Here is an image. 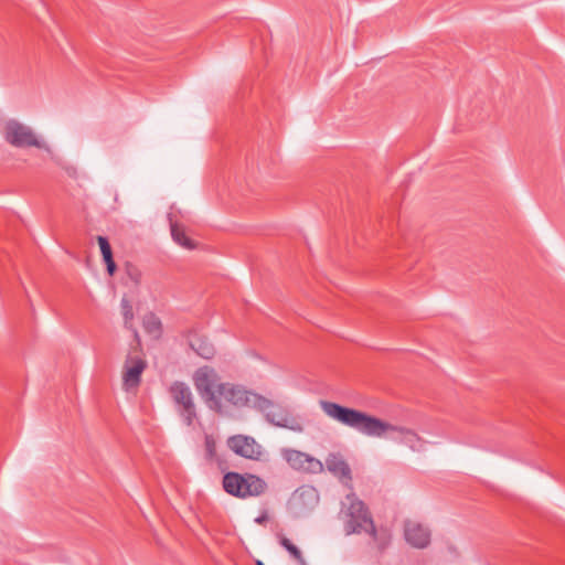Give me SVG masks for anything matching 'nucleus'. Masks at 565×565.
I'll return each instance as SVG.
<instances>
[{
	"label": "nucleus",
	"mask_w": 565,
	"mask_h": 565,
	"mask_svg": "<svg viewBox=\"0 0 565 565\" xmlns=\"http://www.w3.org/2000/svg\"><path fill=\"white\" fill-rule=\"evenodd\" d=\"M227 446L236 455L246 459L258 460L262 456V447L249 436H232L227 439Z\"/></svg>",
	"instance_id": "obj_10"
},
{
	"label": "nucleus",
	"mask_w": 565,
	"mask_h": 565,
	"mask_svg": "<svg viewBox=\"0 0 565 565\" xmlns=\"http://www.w3.org/2000/svg\"><path fill=\"white\" fill-rule=\"evenodd\" d=\"M205 450L209 458H213L215 456V443L210 436L205 437Z\"/></svg>",
	"instance_id": "obj_19"
},
{
	"label": "nucleus",
	"mask_w": 565,
	"mask_h": 565,
	"mask_svg": "<svg viewBox=\"0 0 565 565\" xmlns=\"http://www.w3.org/2000/svg\"><path fill=\"white\" fill-rule=\"evenodd\" d=\"M177 412L186 426H192L198 418L196 405L190 386L181 381L173 382L168 390Z\"/></svg>",
	"instance_id": "obj_6"
},
{
	"label": "nucleus",
	"mask_w": 565,
	"mask_h": 565,
	"mask_svg": "<svg viewBox=\"0 0 565 565\" xmlns=\"http://www.w3.org/2000/svg\"><path fill=\"white\" fill-rule=\"evenodd\" d=\"M266 487V482L262 478L252 473L241 475L231 471L223 476V489L236 498L260 495L265 492Z\"/></svg>",
	"instance_id": "obj_4"
},
{
	"label": "nucleus",
	"mask_w": 565,
	"mask_h": 565,
	"mask_svg": "<svg viewBox=\"0 0 565 565\" xmlns=\"http://www.w3.org/2000/svg\"><path fill=\"white\" fill-rule=\"evenodd\" d=\"M303 495H309V497H315L317 498L316 493H315V490L313 489H301V492H300V497H303Z\"/></svg>",
	"instance_id": "obj_22"
},
{
	"label": "nucleus",
	"mask_w": 565,
	"mask_h": 565,
	"mask_svg": "<svg viewBox=\"0 0 565 565\" xmlns=\"http://www.w3.org/2000/svg\"><path fill=\"white\" fill-rule=\"evenodd\" d=\"M269 520L267 511H264L260 515L255 519V522L259 525H265Z\"/></svg>",
	"instance_id": "obj_21"
},
{
	"label": "nucleus",
	"mask_w": 565,
	"mask_h": 565,
	"mask_svg": "<svg viewBox=\"0 0 565 565\" xmlns=\"http://www.w3.org/2000/svg\"><path fill=\"white\" fill-rule=\"evenodd\" d=\"M64 170H65V172L67 173V175H68V177H71V178H73V179H76V178H77V175H78L77 168H76V167H74V166H71V164L65 166V167H64Z\"/></svg>",
	"instance_id": "obj_20"
},
{
	"label": "nucleus",
	"mask_w": 565,
	"mask_h": 565,
	"mask_svg": "<svg viewBox=\"0 0 565 565\" xmlns=\"http://www.w3.org/2000/svg\"><path fill=\"white\" fill-rule=\"evenodd\" d=\"M281 456L295 470L315 475L323 471V463L319 459L300 450L282 449Z\"/></svg>",
	"instance_id": "obj_7"
},
{
	"label": "nucleus",
	"mask_w": 565,
	"mask_h": 565,
	"mask_svg": "<svg viewBox=\"0 0 565 565\" xmlns=\"http://www.w3.org/2000/svg\"><path fill=\"white\" fill-rule=\"evenodd\" d=\"M347 499L350 501V505L347 511L345 533L350 535L366 532L376 541L377 531L369 508L354 493L349 494Z\"/></svg>",
	"instance_id": "obj_3"
},
{
	"label": "nucleus",
	"mask_w": 565,
	"mask_h": 565,
	"mask_svg": "<svg viewBox=\"0 0 565 565\" xmlns=\"http://www.w3.org/2000/svg\"><path fill=\"white\" fill-rule=\"evenodd\" d=\"M263 412L265 413L266 419L277 427L287 428L297 433H301L303 430L301 423L280 406H275L271 403V406Z\"/></svg>",
	"instance_id": "obj_11"
},
{
	"label": "nucleus",
	"mask_w": 565,
	"mask_h": 565,
	"mask_svg": "<svg viewBox=\"0 0 565 565\" xmlns=\"http://www.w3.org/2000/svg\"><path fill=\"white\" fill-rule=\"evenodd\" d=\"M4 140L15 148H39L49 150L47 145L40 139L33 129L15 119H9L3 127Z\"/></svg>",
	"instance_id": "obj_5"
},
{
	"label": "nucleus",
	"mask_w": 565,
	"mask_h": 565,
	"mask_svg": "<svg viewBox=\"0 0 565 565\" xmlns=\"http://www.w3.org/2000/svg\"><path fill=\"white\" fill-rule=\"evenodd\" d=\"M256 565H265L262 561H257Z\"/></svg>",
	"instance_id": "obj_24"
},
{
	"label": "nucleus",
	"mask_w": 565,
	"mask_h": 565,
	"mask_svg": "<svg viewBox=\"0 0 565 565\" xmlns=\"http://www.w3.org/2000/svg\"><path fill=\"white\" fill-rule=\"evenodd\" d=\"M142 327L147 334L158 340L162 335V322L153 312H148L142 318Z\"/></svg>",
	"instance_id": "obj_15"
},
{
	"label": "nucleus",
	"mask_w": 565,
	"mask_h": 565,
	"mask_svg": "<svg viewBox=\"0 0 565 565\" xmlns=\"http://www.w3.org/2000/svg\"><path fill=\"white\" fill-rule=\"evenodd\" d=\"M388 543H390L388 537H387V539H385V540H382V539H381V540L379 541V548H380L381 551L385 550V548L387 547Z\"/></svg>",
	"instance_id": "obj_23"
},
{
	"label": "nucleus",
	"mask_w": 565,
	"mask_h": 565,
	"mask_svg": "<svg viewBox=\"0 0 565 565\" xmlns=\"http://www.w3.org/2000/svg\"><path fill=\"white\" fill-rule=\"evenodd\" d=\"M120 305H121L122 316H124V320H125V327L129 330H132L134 338L137 342V345H140L139 333L131 324V321L134 319L132 306L130 305V302L127 298H122Z\"/></svg>",
	"instance_id": "obj_17"
},
{
	"label": "nucleus",
	"mask_w": 565,
	"mask_h": 565,
	"mask_svg": "<svg viewBox=\"0 0 565 565\" xmlns=\"http://www.w3.org/2000/svg\"><path fill=\"white\" fill-rule=\"evenodd\" d=\"M194 387L210 411L224 415L230 409L254 407L266 411L271 401L247 390L241 384L222 382L215 369L209 365L196 369L192 376Z\"/></svg>",
	"instance_id": "obj_1"
},
{
	"label": "nucleus",
	"mask_w": 565,
	"mask_h": 565,
	"mask_svg": "<svg viewBox=\"0 0 565 565\" xmlns=\"http://www.w3.org/2000/svg\"><path fill=\"white\" fill-rule=\"evenodd\" d=\"M97 243H98L99 248H100L103 260L106 264L107 273H108L109 276H113L116 273V270H117V265H116V263L114 260L113 250H111V246H110V244L108 242V238L105 237V236L98 235L97 236Z\"/></svg>",
	"instance_id": "obj_14"
},
{
	"label": "nucleus",
	"mask_w": 565,
	"mask_h": 565,
	"mask_svg": "<svg viewBox=\"0 0 565 565\" xmlns=\"http://www.w3.org/2000/svg\"><path fill=\"white\" fill-rule=\"evenodd\" d=\"M171 236L175 243L186 249H194L196 244L189 238L183 228L175 222H170Z\"/></svg>",
	"instance_id": "obj_16"
},
{
	"label": "nucleus",
	"mask_w": 565,
	"mask_h": 565,
	"mask_svg": "<svg viewBox=\"0 0 565 565\" xmlns=\"http://www.w3.org/2000/svg\"><path fill=\"white\" fill-rule=\"evenodd\" d=\"M404 539L412 547L426 548L430 544V530L416 521H404Z\"/></svg>",
	"instance_id": "obj_9"
},
{
	"label": "nucleus",
	"mask_w": 565,
	"mask_h": 565,
	"mask_svg": "<svg viewBox=\"0 0 565 565\" xmlns=\"http://www.w3.org/2000/svg\"><path fill=\"white\" fill-rule=\"evenodd\" d=\"M279 544L298 562L299 565H307L301 551L286 536L278 535Z\"/></svg>",
	"instance_id": "obj_18"
},
{
	"label": "nucleus",
	"mask_w": 565,
	"mask_h": 565,
	"mask_svg": "<svg viewBox=\"0 0 565 565\" xmlns=\"http://www.w3.org/2000/svg\"><path fill=\"white\" fill-rule=\"evenodd\" d=\"M188 343L190 348L201 358L210 360L215 355V348L209 339L196 331L188 333Z\"/></svg>",
	"instance_id": "obj_13"
},
{
	"label": "nucleus",
	"mask_w": 565,
	"mask_h": 565,
	"mask_svg": "<svg viewBox=\"0 0 565 565\" xmlns=\"http://www.w3.org/2000/svg\"><path fill=\"white\" fill-rule=\"evenodd\" d=\"M319 405L330 418L369 437H383L393 434L391 439L408 446L414 451L423 449L424 440L412 429L395 426L365 412L321 399Z\"/></svg>",
	"instance_id": "obj_2"
},
{
	"label": "nucleus",
	"mask_w": 565,
	"mask_h": 565,
	"mask_svg": "<svg viewBox=\"0 0 565 565\" xmlns=\"http://www.w3.org/2000/svg\"><path fill=\"white\" fill-rule=\"evenodd\" d=\"M326 467L330 473L339 478L342 481H351L352 473L351 468L344 460L342 455L331 452L326 458Z\"/></svg>",
	"instance_id": "obj_12"
},
{
	"label": "nucleus",
	"mask_w": 565,
	"mask_h": 565,
	"mask_svg": "<svg viewBox=\"0 0 565 565\" xmlns=\"http://www.w3.org/2000/svg\"><path fill=\"white\" fill-rule=\"evenodd\" d=\"M147 362L139 355L128 354L122 371V387L125 391L137 388L141 383V375Z\"/></svg>",
	"instance_id": "obj_8"
}]
</instances>
